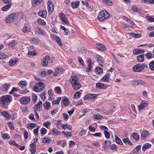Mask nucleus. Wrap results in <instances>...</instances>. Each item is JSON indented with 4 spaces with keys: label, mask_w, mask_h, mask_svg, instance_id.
I'll return each instance as SVG.
<instances>
[{
    "label": "nucleus",
    "mask_w": 154,
    "mask_h": 154,
    "mask_svg": "<svg viewBox=\"0 0 154 154\" xmlns=\"http://www.w3.org/2000/svg\"><path fill=\"white\" fill-rule=\"evenodd\" d=\"M69 82L72 88L75 90H78L81 87V85L79 82L78 77L75 76H71Z\"/></svg>",
    "instance_id": "nucleus-1"
},
{
    "label": "nucleus",
    "mask_w": 154,
    "mask_h": 154,
    "mask_svg": "<svg viewBox=\"0 0 154 154\" xmlns=\"http://www.w3.org/2000/svg\"><path fill=\"white\" fill-rule=\"evenodd\" d=\"M12 97L10 95H3L0 97V105L3 107L6 104L9 103L12 100Z\"/></svg>",
    "instance_id": "nucleus-2"
},
{
    "label": "nucleus",
    "mask_w": 154,
    "mask_h": 154,
    "mask_svg": "<svg viewBox=\"0 0 154 154\" xmlns=\"http://www.w3.org/2000/svg\"><path fill=\"white\" fill-rule=\"evenodd\" d=\"M109 14L107 11L105 10L102 11L98 14L97 18L99 21H102L109 18Z\"/></svg>",
    "instance_id": "nucleus-3"
},
{
    "label": "nucleus",
    "mask_w": 154,
    "mask_h": 154,
    "mask_svg": "<svg viewBox=\"0 0 154 154\" xmlns=\"http://www.w3.org/2000/svg\"><path fill=\"white\" fill-rule=\"evenodd\" d=\"M147 66L144 63H138L134 65L133 67V70L135 72H140L142 71L145 67Z\"/></svg>",
    "instance_id": "nucleus-4"
},
{
    "label": "nucleus",
    "mask_w": 154,
    "mask_h": 154,
    "mask_svg": "<svg viewBox=\"0 0 154 154\" xmlns=\"http://www.w3.org/2000/svg\"><path fill=\"white\" fill-rule=\"evenodd\" d=\"M17 14L15 13H13L8 16L5 19L7 23H11L16 21L17 19Z\"/></svg>",
    "instance_id": "nucleus-5"
},
{
    "label": "nucleus",
    "mask_w": 154,
    "mask_h": 154,
    "mask_svg": "<svg viewBox=\"0 0 154 154\" xmlns=\"http://www.w3.org/2000/svg\"><path fill=\"white\" fill-rule=\"evenodd\" d=\"M44 88V84L42 82H38L35 86L33 87V90L36 92L41 91Z\"/></svg>",
    "instance_id": "nucleus-6"
},
{
    "label": "nucleus",
    "mask_w": 154,
    "mask_h": 154,
    "mask_svg": "<svg viewBox=\"0 0 154 154\" xmlns=\"http://www.w3.org/2000/svg\"><path fill=\"white\" fill-rule=\"evenodd\" d=\"M34 32L36 35H40L42 36H45L46 32L44 29L39 27H35L34 29Z\"/></svg>",
    "instance_id": "nucleus-7"
},
{
    "label": "nucleus",
    "mask_w": 154,
    "mask_h": 154,
    "mask_svg": "<svg viewBox=\"0 0 154 154\" xmlns=\"http://www.w3.org/2000/svg\"><path fill=\"white\" fill-rule=\"evenodd\" d=\"M59 17L60 18V20L63 23V24L64 25H68L69 23L68 20L66 18L65 15L62 12L59 14Z\"/></svg>",
    "instance_id": "nucleus-8"
},
{
    "label": "nucleus",
    "mask_w": 154,
    "mask_h": 154,
    "mask_svg": "<svg viewBox=\"0 0 154 154\" xmlns=\"http://www.w3.org/2000/svg\"><path fill=\"white\" fill-rule=\"evenodd\" d=\"M31 101L30 97L24 96L22 97L20 100V103L23 105H26L29 103Z\"/></svg>",
    "instance_id": "nucleus-9"
},
{
    "label": "nucleus",
    "mask_w": 154,
    "mask_h": 154,
    "mask_svg": "<svg viewBox=\"0 0 154 154\" xmlns=\"http://www.w3.org/2000/svg\"><path fill=\"white\" fill-rule=\"evenodd\" d=\"M51 38L54 40L60 46L62 47L63 46L61 40L59 36H56L54 34H51Z\"/></svg>",
    "instance_id": "nucleus-10"
},
{
    "label": "nucleus",
    "mask_w": 154,
    "mask_h": 154,
    "mask_svg": "<svg viewBox=\"0 0 154 154\" xmlns=\"http://www.w3.org/2000/svg\"><path fill=\"white\" fill-rule=\"evenodd\" d=\"M50 59L49 56L48 55L44 57L41 60V64L44 67H46L48 64V61Z\"/></svg>",
    "instance_id": "nucleus-11"
},
{
    "label": "nucleus",
    "mask_w": 154,
    "mask_h": 154,
    "mask_svg": "<svg viewBox=\"0 0 154 154\" xmlns=\"http://www.w3.org/2000/svg\"><path fill=\"white\" fill-rule=\"evenodd\" d=\"M48 12L49 14H51L54 10V6L52 2L50 0H48L47 3Z\"/></svg>",
    "instance_id": "nucleus-12"
},
{
    "label": "nucleus",
    "mask_w": 154,
    "mask_h": 154,
    "mask_svg": "<svg viewBox=\"0 0 154 154\" xmlns=\"http://www.w3.org/2000/svg\"><path fill=\"white\" fill-rule=\"evenodd\" d=\"M96 97V95L95 94H90L86 95L84 97V99L85 100H89L91 99H94Z\"/></svg>",
    "instance_id": "nucleus-13"
},
{
    "label": "nucleus",
    "mask_w": 154,
    "mask_h": 154,
    "mask_svg": "<svg viewBox=\"0 0 154 154\" xmlns=\"http://www.w3.org/2000/svg\"><path fill=\"white\" fill-rule=\"evenodd\" d=\"M96 58L99 65L102 66L103 65V61L102 57L99 55L96 56Z\"/></svg>",
    "instance_id": "nucleus-14"
},
{
    "label": "nucleus",
    "mask_w": 154,
    "mask_h": 154,
    "mask_svg": "<svg viewBox=\"0 0 154 154\" xmlns=\"http://www.w3.org/2000/svg\"><path fill=\"white\" fill-rule=\"evenodd\" d=\"M149 135V132L148 131L145 130L143 131L141 134L140 139L142 140H145Z\"/></svg>",
    "instance_id": "nucleus-15"
},
{
    "label": "nucleus",
    "mask_w": 154,
    "mask_h": 154,
    "mask_svg": "<svg viewBox=\"0 0 154 154\" xmlns=\"http://www.w3.org/2000/svg\"><path fill=\"white\" fill-rule=\"evenodd\" d=\"M148 103L146 101H143L138 106V108L139 110H141L142 109L147 106Z\"/></svg>",
    "instance_id": "nucleus-16"
},
{
    "label": "nucleus",
    "mask_w": 154,
    "mask_h": 154,
    "mask_svg": "<svg viewBox=\"0 0 154 154\" xmlns=\"http://www.w3.org/2000/svg\"><path fill=\"white\" fill-rule=\"evenodd\" d=\"M110 75L109 73L106 74L104 77L102 78L100 80V81L102 82H109V78Z\"/></svg>",
    "instance_id": "nucleus-17"
},
{
    "label": "nucleus",
    "mask_w": 154,
    "mask_h": 154,
    "mask_svg": "<svg viewBox=\"0 0 154 154\" xmlns=\"http://www.w3.org/2000/svg\"><path fill=\"white\" fill-rule=\"evenodd\" d=\"M96 88L99 89H106L107 88V86L105 84L101 83H98L96 84Z\"/></svg>",
    "instance_id": "nucleus-18"
},
{
    "label": "nucleus",
    "mask_w": 154,
    "mask_h": 154,
    "mask_svg": "<svg viewBox=\"0 0 154 154\" xmlns=\"http://www.w3.org/2000/svg\"><path fill=\"white\" fill-rule=\"evenodd\" d=\"M96 47L97 49L102 51H105L106 49L103 45L100 43L97 44L96 45Z\"/></svg>",
    "instance_id": "nucleus-19"
},
{
    "label": "nucleus",
    "mask_w": 154,
    "mask_h": 154,
    "mask_svg": "<svg viewBox=\"0 0 154 154\" xmlns=\"http://www.w3.org/2000/svg\"><path fill=\"white\" fill-rule=\"evenodd\" d=\"M38 14L41 17L45 18L47 16V12L45 10L40 11L38 12Z\"/></svg>",
    "instance_id": "nucleus-20"
},
{
    "label": "nucleus",
    "mask_w": 154,
    "mask_h": 154,
    "mask_svg": "<svg viewBox=\"0 0 154 154\" xmlns=\"http://www.w3.org/2000/svg\"><path fill=\"white\" fill-rule=\"evenodd\" d=\"M42 106V101H40L38 103L36 104L33 107V109L35 110L40 111L39 109L41 108Z\"/></svg>",
    "instance_id": "nucleus-21"
},
{
    "label": "nucleus",
    "mask_w": 154,
    "mask_h": 154,
    "mask_svg": "<svg viewBox=\"0 0 154 154\" xmlns=\"http://www.w3.org/2000/svg\"><path fill=\"white\" fill-rule=\"evenodd\" d=\"M134 84L135 85L139 86H140L141 85H144L145 84V82L141 80L134 81Z\"/></svg>",
    "instance_id": "nucleus-22"
},
{
    "label": "nucleus",
    "mask_w": 154,
    "mask_h": 154,
    "mask_svg": "<svg viewBox=\"0 0 154 154\" xmlns=\"http://www.w3.org/2000/svg\"><path fill=\"white\" fill-rule=\"evenodd\" d=\"M42 2L43 0H32V4L33 6H37L40 5Z\"/></svg>",
    "instance_id": "nucleus-23"
},
{
    "label": "nucleus",
    "mask_w": 154,
    "mask_h": 154,
    "mask_svg": "<svg viewBox=\"0 0 154 154\" xmlns=\"http://www.w3.org/2000/svg\"><path fill=\"white\" fill-rule=\"evenodd\" d=\"M18 60V59L16 57L15 59H11L9 62V65L10 66L14 65L17 62Z\"/></svg>",
    "instance_id": "nucleus-24"
},
{
    "label": "nucleus",
    "mask_w": 154,
    "mask_h": 154,
    "mask_svg": "<svg viewBox=\"0 0 154 154\" xmlns=\"http://www.w3.org/2000/svg\"><path fill=\"white\" fill-rule=\"evenodd\" d=\"M144 52V50L143 49L137 48L134 49L133 51V53L135 55H137Z\"/></svg>",
    "instance_id": "nucleus-25"
},
{
    "label": "nucleus",
    "mask_w": 154,
    "mask_h": 154,
    "mask_svg": "<svg viewBox=\"0 0 154 154\" xmlns=\"http://www.w3.org/2000/svg\"><path fill=\"white\" fill-rule=\"evenodd\" d=\"M27 84V83L24 81H20L18 83L19 85L22 88H25Z\"/></svg>",
    "instance_id": "nucleus-26"
},
{
    "label": "nucleus",
    "mask_w": 154,
    "mask_h": 154,
    "mask_svg": "<svg viewBox=\"0 0 154 154\" xmlns=\"http://www.w3.org/2000/svg\"><path fill=\"white\" fill-rule=\"evenodd\" d=\"M137 61L139 62H142L144 60V55L143 54L138 55L137 57Z\"/></svg>",
    "instance_id": "nucleus-27"
},
{
    "label": "nucleus",
    "mask_w": 154,
    "mask_h": 154,
    "mask_svg": "<svg viewBox=\"0 0 154 154\" xmlns=\"http://www.w3.org/2000/svg\"><path fill=\"white\" fill-rule=\"evenodd\" d=\"M127 34L135 38H139L141 37V34L136 33H128Z\"/></svg>",
    "instance_id": "nucleus-28"
},
{
    "label": "nucleus",
    "mask_w": 154,
    "mask_h": 154,
    "mask_svg": "<svg viewBox=\"0 0 154 154\" xmlns=\"http://www.w3.org/2000/svg\"><path fill=\"white\" fill-rule=\"evenodd\" d=\"M61 103L65 106H67L69 103V101L68 99L66 97H65L62 100Z\"/></svg>",
    "instance_id": "nucleus-29"
},
{
    "label": "nucleus",
    "mask_w": 154,
    "mask_h": 154,
    "mask_svg": "<svg viewBox=\"0 0 154 154\" xmlns=\"http://www.w3.org/2000/svg\"><path fill=\"white\" fill-rule=\"evenodd\" d=\"M151 146V145L149 143H146L144 144L142 148L143 151H145L147 149L150 147Z\"/></svg>",
    "instance_id": "nucleus-30"
},
{
    "label": "nucleus",
    "mask_w": 154,
    "mask_h": 154,
    "mask_svg": "<svg viewBox=\"0 0 154 154\" xmlns=\"http://www.w3.org/2000/svg\"><path fill=\"white\" fill-rule=\"evenodd\" d=\"M95 71L97 75H100L103 72V69L99 67H96L95 68Z\"/></svg>",
    "instance_id": "nucleus-31"
},
{
    "label": "nucleus",
    "mask_w": 154,
    "mask_h": 154,
    "mask_svg": "<svg viewBox=\"0 0 154 154\" xmlns=\"http://www.w3.org/2000/svg\"><path fill=\"white\" fill-rule=\"evenodd\" d=\"M115 140L116 142L118 144H119V145H123V143L122 141L120 139V138L119 137L116 135H115Z\"/></svg>",
    "instance_id": "nucleus-32"
},
{
    "label": "nucleus",
    "mask_w": 154,
    "mask_h": 154,
    "mask_svg": "<svg viewBox=\"0 0 154 154\" xmlns=\"http://www.w3.org/2000/svg\"><path fill=\"white\" fill-rule=\"evenodd\" d=\"M10 85L8 83H5L3 85L2 89L3 91H7L9 88H10Z\"/></svg>",
    "instance_id": "nucleus-33"
},
{
    "label": "nucleus",
    "mask_w": 154,
    "mask_h": 154,
    "mask_svg": "<svg viewBox=\"0 0 154 154\" xmlns=\"http://www.w3.org/2000/svg\"><path fill=\"white\" fill-rule=\"evenodd\" d=\"M43 106L45 109H46L48 110L50 109L51 106L50 103L49 102L46 101L45 102L43 103Z\"/></svg>",
    "instance_id": "nucleus-34"
},
{
    "label": "nucleus",
    "mask_w": 154,
    "mask_h": 154,
    "mask_svg": "<svg viewBox=\"0 0 154 154\" xmlns=\"http://www.w3.org/2000/svg\"><path fill=\"white\" fill-rule=\"evenodd\" d=\"M3 116L5 118L6 120H8L11 118V116L10 115L7 111H5V112L3 114Z\"/></svg>",
    "instance_id": "nucleus-35"
},
{
    "label": "nucleus",
    "mask_w": 154,
    "mask_h": 154,
    "mask_svg": "<svg viewBox=\"0 0 154 154\" xmlns=\"http://www.w3.org/2000/svg\"><path fill=\"white\" fill-rule=\"evenodd\" d=\"M37 21L38 24L41 26H45L46 24V22L41 18L38 19Z\"/></svg>",
    "instance_id": "nucleus-36"
},
{
    "label": "nucleus",
    "mask_w": 154,
    "mask_h": 154,
    "mask_svg": "<svg viewBox=\"0 0 154 154\" xmlns=\"http://www.w3.org/2000/svg\"><path fill=\"white\" fill-rule=\"evenodd\" d=\"M24 33H28L30 32V28L29 26H25L22 29Z\"/></svg>",
    "instance_id": "nucleus-37"
},
{
    "label": "nucleus",
    "mask_w": 154,
    "mask_h": 154,
    "mask_svg": "<svg viewBox=\"0 0 154 154\" xmlns=\"http://www.w3.org/2000/svg\"><path fill=\"white\" fill-rule=\"evenodd\" d=\"M11 4H10L4 6L2 7V10L4 11H7L11 8Z\"/></svg>",
    "instance_id": "nucleus-38"
},
{
    "label": "nucleus",
    "mask_w": 154,
    "mask_h": 154,
    "mask_svg": "<svg viewBox=\"0 0 154 154\" xmlns=\"http://www.w3.org/2000/svg\"><path fill=\"white\" fill-rule=\"evenodd\" d=\"M30 148L29 150L31 152V153L32 154H34L36 150L35 146L30 144Z\"/></svg>",
    "instance_id": "nucleus-39"
},
{
    "label": "nucleus",
    "mask_w": 154,
    "mask_h": 154,
    "mask_svg": "<svg viewBox=\"0 0 154 154\" xmlns=\"http://www.w3.org/2000/svg\"><path fill=\"white\" fill-rule=\"evenodd\" d=\"M42 142L44 143H50L51 141V139L50 137H45L42 138Z\"/></svg>",
    "instance_id": "nucleus-40"
},
{
    "label": "nucleus",
    "mask_w": 154,
    "mask_h": 154,
    "mask_svg": "<svg viewBox=\"0 0 154 154\" xmlns=\"http://www.w3.org/2000/svg\"><path fill=\"white\" fill-rule=\"evenodd\" d=\"M79 2H72L71 4V6L73 8H76L79 6Z\"/></svg>",
    "instance_id": "nucleus-41"
},
{
    "label": "nucleus",
    "mask_w": 154,
    "mask_h": 154,
    "mask_svg": "<svg viewBox=\"0 0 154 154\" xmlns=\"http://www.w3.org/2000/svg\"><path fill=\"white\" fill-rule=\"evenodd\" d=\"M103 118V116L99 114H94L93 115V118L94 119H101Z\"/></svg>",
    "instance_id": "nucleus-42"
},
{
    "label": "nucleus",
    "mask_w": 154,
    "mask_h": 154,
    "mask_svg": "<svg viewBox=\"0 0 154 154\" xmlns=\"http://www.w3.org/2000/svg\"><path fill=\"white\" fill-rule=\"evenodd\" d=\"M146 58L147 59H149L152 57H154V54L151 53H148L145 54Z\"/></svg>",
    "instance_id": "nucleus-43"
},
{
    "label": "nucleus",
    "mask_w": 154,
    "mask_h": 154,
    "mask_svg": "<svg viewBox=\"0 0 154 154\" xmlns=\"http://www.w3.org/2000/svg\"><path fill=\"white\" fill-rule=\"evenodd\" d=\"M30 41L32 44H35L38 42V38L34 37L31 38Z\"/></svg>",
    "instance_id": "nucleus-44"
},
{
    "label": "nucleus",
    "mask_w": 154,
    "mask_h": 154,
    "mask_svg": "<svg viewBox=\"0 0 154 154\" xmlns=\"http://www.w3.org/2000/svg\"><path fill=\"white\" fill-rule=\"evenodd\" d=\"M28 54L29 57H31L32 56L36 55L37 54L35 51H29L28 53Z\"/></svg>",
    "instance_id": "nucleus-45"
},
{
    "label": "nucleus",
    "mask_w": 154,
    "mask_h": 154,
    "mask_svg": "<svg viewBox=\"0 0 154 154\" xmlns=\"http://www.w3.org/2000/svg\"><path fill=\"white\" fill-rule=\"evenodd\" d=\"M102 1L105 5L109 6H111L112 5V2L110 0H103Z\"/></svg>",
    "instance_id": "nucleus-46"
},
{
    "label": "nucleus",
    "mask_w": 154,
    "mask_h": 154,
    "mask_svg": "<svg viewBox=\"0 0 154 154\" xmlns=\"http://www.w3.org/2000/svg\"><path fill=\"white\" fill-rule=\"evenodd\" d=\"M55 92L57 94H60L61 93V90L59 87H56L54 89Z\"/></svg>",
    "instance_id": "nucleus-47"
},
{
    "label": "nucleus",
    "mask_w": 154,
    "mask_h": 154,
    "mask_svg": "<svg viewBox=\"0 0 154 154\" xmlns=\"http://www.w3.org/2000/svg\"><path fill=\"white\" fill-rule=\"evenodd\" d=\"M52 131L54 133V135H60L61 133L60 131H58L55 128H52Z\"/></svg>",
    "instance_id": "nucleus-48"
},
{
    "label": "nucleus",
    "mask_w": 154,
    "mask_h": 154,
    "mask_svg": "<svg viewBox=\"0 0 154 154\" xmlns=\"http://www.w3.org/2000/svg\"><path fill=\"white\" fill-rule=\"evenodd\" d=\"M61 98L60 97H58L57 100H54L52 101V104L53 105L59 104L61 100Z\"/></svg>",
    "instance_id": "nucleus-49"
},
{
    "label": "nucleus",
    "mask_w": 154,
    "mask_h": 154,
    "mask_svg": "<svg viewBox=\"0 0 154 154\" xmlns=\"http://www.w3.org/2000/svg\"><path fill=\"white\" fill-rule=\"evenodd\" d=\"M149 66L151 70H154V60L152 61L149 63Z\"/></svg>",
    "instance_id": "nucleus-50"
},
{
    "label": "nucleus",
    "mask_w": 154,
    "mask_h": 154,
    "mask_svg": "<svg viewBox=\"0 0 154 154\" xmlns=\"http://www.w3.org/2000/svg\"><path fill=\"white\" fill-rule=\"evenodd\" d=\"M132 137L136 140H138L139 139V136L138 134L135 133L133 134Z\"/></svg>",
    "instance_id": "nucleus-51"
},
{
    "label": "nucleus",
    "mask_w": 154,
    "mask_h": 154,
    "mask_svg": "<svg viewBox=\"0 0 154 154\" xmlns=\"http://www.w3.org/2000/svg\"><path fill=\"white\" fill-rule=\"evenodd\" d=\"M38 139L37 138L35 137L34 139L31 142L32 143L30 144L35 146H36V143L38 142Z\"/></svg>",
    "instance_id": "nucleus-52"
},
{
    "label": "nucleus",
    "mask_w": 154,
    "mask_h": 154,
    "mask_svg": "<svg viewBox=\"0 0 154 154\" xmlns=\"http://www.w3.org/2000/svg\"><path fill=\"white\" fill-rule=\"evenodd\" d=\"M60 28L64 31V34L65 35H67L68 34L69 31L68 29H66L65 27L63 26H61Z\"/></svg>",
    "instance_id": "nucleus-53"
},
{
    "label": "nucleus",
    "mask_w": 154,
    "mask_h": 154,
    "mask_svg": "<svg viewBox=\"0 0 154 154\" xmlns=\"http://www.w3.org/2000/svg\"><path fill=\"white\" fill-rule=\"evenodd\" d=\"M2 138L5 140L10 138L9 135L7 133L2 134Z\"/></svg>",
    "instance_id": "nucleus-54"
},
{
    "label": "nucleus",
    "mask_w": 154,
    "mask_h": 154,
    "mask_svg": "<svg viewBox=\"0 0 154 154\" xmlns=\"http://www.w3.org/2000/svg\"><path fill=\"white\" fill-rule=\"evenodd\" d=\"M110 149L112 150L116 151L118 149V147L115 144L111 145Z\"/></svg>",
    "instance_id": "nucleus-55"
},
{
    "label": "nucleus",
    "mask_w": 154,
    "mask_h": 154,
    "mask_svg": "<svg viewBox=\"0 0 154 154\" xmlns=\"http://www.w3.org/2000/svg\"><path fill=\"white\" fill-rule=\"evenodd\" d=\"M16 44V42L15 40H13L11 42H9L8 45V46L9 48H12Z\"/></svg>",
    "instance_id": "nucleus-56"
},
{
    "label": "nucleus",
    "mask_w": 154,
    "mask_h": 154,
    "mask_svg": "<svg viewBox=\"0 0 154 154\" xmlns=\"http://www.w3.org/2000/svg\"><path fill=\"white\" fill-rule=\"evenodd\" d=\"M104 132L105 137L106 139H109L110 138V133L107 131H104Z\"/></svg>",
    "instance_id": "nucleus-57"
},
{
    "label": "nucleus",
    "mask_w": 154,
    "mask_h": 154,
    "mask_svg": "<svg viewBox=\"0 0 154 154\" xmlns=\"http://www.w3.org/2000/svg\"><path fill=\"white\" fill-rule=\"evenodd\" d=\"M29 129H32L34 128L36 126V124L34 123H30L28 124Z\"/></svg>",
    "instance_id": "nucleus-58"
},
{
    "label": "nucleus",
    "mask_w": 154,
    "mask_h": 154,
    "mask_svg": "<svg viewBox=\"0 0 154 154\" xmlns=\"http://www.w3.org/2000/svg\"><path fill=\"white\" fill-rule=\"evenodd\" d=\"M80 93L79 91H76L75 94L74 96V98H78L80 97Z\"/></svg>",
    "instance_id": "nucleus-59"
},
{
    "label": "nucleus",
    "mask_w": 154,
    "mask_h": 154,
    "mask_svg": "<svg viewBox=\"0 0 154 154\" xmlns=\"http://www.w3.org/2000/svg\"><path fill=\"white\" fill-rule=\"evenodd\" d=\"M8 125L9 127L12 130H14V124L12 122L10 121L8 122Z\"/></svg>",
    "instance_id": "nucleus-60"
},
{
    "label": "nucleus",
    "mask_w": 154,
    "mask_h": 154,
    "mask_svg": "<svg viewBox=\"0 0 154 154\" xmlns=\"http://www.w3.org/2000/svg\"><path fill=\"white\" fill-rule=\"evenodd\" d=\"M40 97L43 101L45 100L46 98V94L45 93H43L40 95Z\"/></svg>",
    "instance_id": "nucleus-61"
},
{
    "label": "nucleus",
    "mask_w": 154,
    "mask_h": 154,
    "mask_svg": "<svg viewBox=\"0 0 154 154\" xmlns=\"http://www.w3.org/2000/svg\"><path fill=\"white\" fill-rule=\"evenodd\" d=\"M40 131L41 134L43 135L45 134L47 131L46 129L44 128H42L40 130Z\"/></svg>",
    "instance_id": "nucleus-62"
},
{
    "label": "nucleus",
    "mask_w": 154,
    "mask_h": 154,
    "mask_svg": "<svg viewBox=\"0 0 154 154\" xmlns=\"http://www.w3.org/2000/svg\"><path fill=\"white\" fill-rule=\"evenodd\" d=\"M37 96L35 94H33L32 95V99L34 101V103H36V101L37 100Z\"/></svg>",
    "instance_id": "nucleus-63"
},
{
    "label": "nucleus",
    "mask_w": 154,
    "mask_h": 154,
    "mask_svg": "<svg viewBox=\"0 0 154 154\" xmlns=\"http://www.w3.org/2000/svg\"><path fill=\"white\" fill-rule=\"evenodd\" d=\"M141 148V146H137L134 148V150L135 151V152H136V153H137L139 150Z\"/></svg>",
    "instance_id": "nucleus-64"
}]
</instances>
